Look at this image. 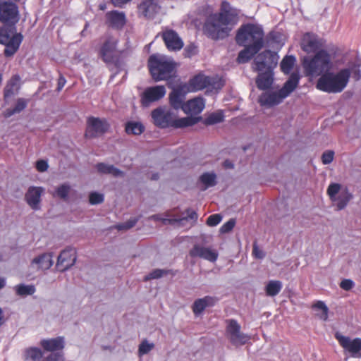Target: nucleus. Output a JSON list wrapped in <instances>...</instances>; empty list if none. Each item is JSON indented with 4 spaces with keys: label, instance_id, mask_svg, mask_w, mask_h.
<instances>
[{
    "label": "nucleus",
    "instance_id": "69168bd1",
    "mask_svg": "<svg viewBox=\"0 0 361 361\" xmlns=\"http://www.w3.org/2000/svg\"><path fill=\"white\" fill-rule=\"evenodd\" d=\"M152 179L153 180H157L158 178V175L157 174H154L152 178Z\"/></svg>",
    "mask_w": 361,
    "mask_h": 361
},
{
    "label": "nucleus",
    "instance_id": "c9c22d12",
    "mask_svg": "<svg viewBox=\"0 0 361 361\" xmlns=\"http://www.w3.org/2000/svg\"><path fill=\"white\" fill-rule=\"evenodd\" d=\"M16 294L19 296L31 295L35 293L36 289L33 285L19 284L14 287Z\"/></svg>",
    "mask_w": 361,
    "mask_h": 361
},
{
    "label": "nucleus",
    "instance_id": "f03ea898",
    "mask_svg": "<svg viewBox=\"0 0 361 361\" xmlns=\"http://www.w3.org/2000/svg\"><path fill=\"white\" fill-rule=\"evenodd\" d=\"M151 114L154 123L160 128H184L193 126L197 122V118L193 117L177 118L174 111L166 106L158 107Z\"/></svg>",
    "mask_w": 361,
    "mask_h": 361
},
{
    "label": "nucleus",
    "instance_id": "bb28decb",
    "mask_svg": "<svg viewBox=\"0 0 361 361\" xmlns=\"http://www.w3.org/2000/svg\"><path fill=\"white\" fill-rule=\"evenodd\" d=\"M20 87V78L18 75H13L10 80L8 82L7 85L4 89V97L7 99L11 97L15 94H16Z\"/></svg>",
    "mask_w": 361,
    "mask_h": 361
},
{
    "label": "nucleus",
    "instance_id": "cd10ccee",
    "mask_svg": "<svg viewBox=\"0 0 361 361\" xmlns=\"http://www.w3.org/2000/svg\"><path fill=\"white\" fill-rule=\"evenodd\" d=\"M215 302V298L211 296H205L196 300L192 306L194 314H199L202 313L207 307L214 305Z\"/></svg>",
    "mask_w": 361,
    "mask_h": 361
},
{
    "label": "nucleus",
    "instance_id": "bf43d9fd",
    "mask_svg": "<svg viewBox=\"0 0 361 361\" xmlns=\"http://www.w3.org/2000/svg\"><path fill=\"white\" fill-rule=\"evenodd\" d=\"M115 6L121 7L123 5L128 3L131 0H111Z\"/></svg>",
    "mask_w": 361,
    "mask_h": 361
},
{
    "label": "nucleus",
    "instance_id": "2f4dec72",
    "mask_svg": "<svg viewBox=\"0 0 361 361\" xmlns=\"http://www.w3.org/2000/svg\"><path fill=\"white\" fill-rule=\"evenodd\" d=\"M245 48L240 51L237 61L240 63L247 62L260 49H257V47L252 46H245Z\"/></svg>",
    "mask_w": 361,
    "mask_h": 361
},
{
    "label": "nucleus",
    "instance_id": "4d7b16f0",
    "mask_svg": "<svg viewBox=\"0 0 361 361\" xmlns=\"http://www.w3.org/2000/svg\"><path fill=\"white\" fill-rule=\"evenodd\" d=\"M252 254L256 258L258 259H262L265 255L264 252L260 250L255 243L253 245Z\"/></svg>",
    "mask_w": 361,
    "mask_h": 361
},
{
    "label": "nucleus",
    "instance_id": "4be33fe9",
    "mask_svg": "<svg viewBox=\"0 0 361 361\" xmlns=\"http://www.w3.org/2000/svg\"><path fill=\"white\" fill-rule=\"evenodd\" d=\"M212 85L213 82L211 78L200 74L189 81L186 89L188 92H196Z\"/></svg>",
    "mask_w": 361,
    "mask_h": 361
},
{
    "label": "nucleus",
    "instance_id": "a19ab883",
    "mask_svg": "<svg viewBox=\"0 0 361 361\" xmlns=\"http://www.w3.org/2000/svg\"><path fill=\"white\" fill-rule=\"evenodd\" d=\"M42 357V353L38 348H30L25 351V360L39 361Z\"/></svg>",
    "mask_w": 361,
    "mask_h": 361
},
{
    "label": "nucleus",
    "instance_id": "2eb2a0df",
    "mask_svg": "<svg viewBox=\"0 0 361 361\" xmlns=\"http://www.w3.org/2000/svg\"><path fill=\"white\" fill-rule=\"evenodd\" d=\"M190 255L192 257H200L210 262H215L219 257L216 250L211 247H204L196 244L190 250Z\"/></svg>",
    "mask_w": 361,
    "mask_h": 361
},
{
    "label": "nucleus",
    "instance_id": "864d4df0",
    "mask_svg": "<svg viewBox=\"0 0 361 361\" xmlns=\"http://www.w3.org/2000/svg\"><path fill=\"white\" fill-rule=\"evenodd\" d=\"M136 222H137V220L135 219H131L124 224H118L116 226V228L118 230H127V229H129V228L133 227L135 225Z\"/></svg>",
    "mask_w": 361,
    "mask_h": 361
},
{
    "label": "nucleus",
    "instance_id": "ddd939ff",
    "mask_svg": "<svg viewBox=\"0 0 361 361\" xmlns=\"http://www.w3.org/2000/svg\"><path fill=\"white\" fill-rule=\"evenodd\" d=\"M335 338L344 349L345 353H349L353 357H358L361 350V338H351L343 336L339 332L335 334Z\"/></svg>",
    "mask_w": 361,
    "mask_h": 361
},
{
    "label": "nucleus",
    "instance_id": "f8f14e48",
    "mask_svg": "<svg viewBox=\"0 0 361 361\" xmlns=\"http://www.w3.org/2000/svg\"><path fill=\"white\" fill-rule=\"evenodd\" d=\"M18 20V9L16 4L0 1V21L4 25H15Z\"/></svg>",
    "mask_w": 361,
    "mask_h": 361
},
{
    "label": "nucleus",
    "instance_id": "c85d7f7f",
    "mask_svg": "<svg viewBox=\"0 0 361 361\" xmlns=\"http://www.w3.org/2000/svg\"><path fill=\"white\" fill-rule=\"evenodd\" d=\"M106 16L111 26L114 27L121 28L126 23V16L123 12L111 11L108 13Z\"/></svg>",
    "mask_w": 361,
    "mask_h": 361
},
{
    "label": "nucleus",
    "instance_id": "e2e57ef3",
    "mask_svg": "<svg viewBox=\"0 0 361 361\" xmlns=\"http://www.w3.org/2000/svg\"><path fill=\"white\" fill-rule=\"evenodd\" d=\"M4 322V314L2 309L0 307V326H1Z\"/></svg>",
    "mask_w": 361,
    "mask_h": 361
},
{
    "label": "nucleus",
    "instance_id": "37998d69",
    "mask_svg": "<svg viewBox=\"0 0 361 361\" xmlns=\"http://www.w3.org/2000/svg\"><path fill=\"white\" fill-rule=\"evenodd\" d=\"M313 308L319 310L321 312L317 313V316L322 320L326 321L328 318V307L322 301H318L313 305Z\"/></svg>",
    "mask_w": 361,
    "mask_h": 361
},
{
    "label": "nucleus",
    "instance_id": "13d9d810",
    "mask_svg": "<svg viewBox=\"0 0 361 361\" xmlns=\"http://www.w3.org/2000/svg\"><path fill=\"white\" fill-rule=\"evenodd\" d=\"M47 359L49 361H62L63 355L61 353H51Z\"/></svg>",
    "mask_w": 361,
    "mask_h": 361
},
{
    "label": "nucleus",
    "instance_id": "b1692460",
    "mask_svg": "<svg viewBox=\"0 0 361 361\" xmlns=\"http://www.w3.org/2000/svg\"><path fill=\"white\" fill-rule=\"evenodd\" d=\"M53 254L43 253L32 260L31 266L37 270H47L53 265Z\"/></svg>",
    "mask_w": 361,
    "mask_h": 361
},
{
    "label": "nucleus",
    "instance_id": "c756f323",
    "mask_svg": "<svg viewBox=\"0 0 361 361\" xmlns=\"http://www.w3.org/2000/svg\"><path fill=\"white\" fill-rule=\"evenodd\" d=\"M273 82L271 71H266L259 74L256 80V84L259 89L267 90L271 87Z\"/></svg>",
    "mask_w": 361,
    "mask_h": 361
},
{
    "label": "nucleus",
    "instance_id": "5fc2aeb1",
    "mask_svg": "<svg viewBox=\"0 0 361 361\" xmlns=\"http://www.w3.org/2000/svg\"><path fill=\"white\" fill-rule=\"evenodd\" d=\"M48 164L46 161L39 160L36 163V168L39 172H44L48 169Z\"/></svg>",
    "mask_w": 361,
    "mask_h": 361
},
{
    "label": "nucleus",
    "instance_id": "412c9836",
    "mask_svg": "<svg viewBox=\"0 0 361 361\" xmlns=\"http://www.w3.org/2000/svg\"><path fill=\"white\" fill-rule=\"evenodd\" d=\"M44 189L42 187H30L25 194V198L27 204L34 210L40 208L41 195Z\"/></svg>",
    "mask_w": 361,
    "mask_h": 361
},
{
    "label": "nucleus",
    "instance_id": "9d476101",
    "mask_svg": "<svg viewBox=\"0 0 361 361\" xmlns=\"http://www.w3.org/2000/svg\"><path fill=\"white\" fill-rule=\"evenodd\" d=\"M226 323V336L232 345L240 346L249 341L250 337L240 331V325L237 321L229 319Z\"/></svg>",
    "mask_w": 361,
    "mask_h": 361
},
{
    "label": "nucleus",
    "instance_id": "a18cd8bd",
    "mask_svg": "<svg viewBox=\"0 0 361 361\" xmlns=\"http://www.w3.org/2000/svg\"><path fill=\"white\" fill-rule=\"evenodd\" d=\"M223 114L221 112L213 113L207 118V124H215L220 123L223 121Z\"/></svg>",
    "mask_w": 361,
    "mask_h": 361
},
{
    "label": "nucleus",
    "instance_id": "de8ad7c7",
    "mask_svg": "<svg viewBox=\"0 0 361 361\" xmlns=\"http://www.w3.org/2000/svg\"><path fill=\"white\" fill-rule=\"evenodd\" d=\"M222 219V216L219 214L210 215L207 219V224L209 226H215L218 225Z\"/></svg>",
    "mask_w": 361,
    "mask_h": 361
},
{
    "label": "nucleus",
    "instance_id": "49530a36",
    "mask_svg": "<svg viewBox=\"0 0 361 361\" xmlns=\"http://www.w3.org/2000/svg\"><path fill=\"white\" fill-rule=\"evenodd\" d=\"M89 200L91 204H100L104 201V195L98 192H92L89 196Z\"/></svg>",
    "mask_w": 361,
    "mask_h": 361
},
{
    "label": "nucleus",
    "instance_id": "09e8293b",
    "mask_svg": "<svg viewBox=\"0 0 361 361\" xmlns=\"http://www.w3.org/2000/svg\"><path fill=\"white\" fill-rule=\"evenodd\" d=\"M149 219L154 221H162L164 224H174L177 221V219L164 218L160 214L152 215L149 217Z\"/></svg>",
    "mask_w": 361,
    "mask_h": 361
},
{
    "label": "nucleus",
    "instance_id": "423d86ee",
    "mask_svg": "<svg viewBox=\"0 0 361 361\" xmlns=\"http://www.w3.org/2000/svg\"><path fill=\"white\" fill-rule=\"evenodd\" d=\"M148 66L152 76L156 81L169 78L175 68L173 60L161 54L152 55L149 58Z\"/></svg>",
    "mask_w": 361,
    "mask_h": 361
},
{
    "label": "nucleus",
    "instance_id": "c03bdc74",
    "mask_svg": "<svg viewBox=\"0 0 361 361\" xmlns=\"http://www.w3.org/2000/svg\"><path fill=\"white\" fill-rule=\"evenodd\" d=\"M197 214L195 212L188 210V216L181 219H177L176 224H178L179 226H180L183 225L185 221L188 220H192V223H195L197 221Z\"/></svg>",
    "mask_w": 361,
    "mask_h": 361
},
{
    "label": "nucleus",
    "instance_id": "20e7f679",
    "mask_svg": "<svg viewBox=\"0 0 361 361\" xmlns=\"http://www.w3.org/2000/svg\"><path fill=\"white\" fill-rule=\"evenodd\" d=\"M350 72L349 69H342L336 73H326L318 79L316 87L318 90L328 93H338L346 87Z\"/></svg>",
    "mask_w": 361,
    "mask_h": 361
},
{
    "label": "nucleus",
    "instance_id": "6ab92c4d",
    "mask_svg": "<svg viewBox=\"0 0 361 361\" xmlns=\"http://www.w3.org/2000/svg\"><path fill=\"white\" fill-rule=\"evenodd\" d=\"M300 46L304 51L312 53L318 51L323 46V43L316 35L307 32L302 36Z\"/></svg>",
    "mask_w": 361,
    "mask_h": 361
},
{
    "label": "nucleus",
    "instance_id": "603ef678",
    "mask_svg": "<svg viewBox=\"0 0 361 361\" xmlns=\"http://www.w3.org/2000/svg\"><path fill=\"white\" fill-rule=\"evenodd\" d=\"M334 157V152L332 150L325 151L322 155V161L324 164H329L332 162Z\"/></svg>",
    "mask_w": 361,
    "mask_h": 361
},
{
    "label": "nucleus",
    "instance_id": "a211bd4d",
    "mask_svg": "<svg viewBox=\"0 0 361 361\" xmlns=\"http://www.w3.org/2000/svg\"><path fill=\"white\" fill-rule=\"evenodd\" d=\"M117 39L113 37H109L104 42L100 50V55L105 62H112L117 56Z\"/></svg>",
    "mask_w": 361,
    "mask_h": 361
},
{
    "label": "nucleus",
    "instance_id": "79ce46f5",
    "mask_svg": "<svg viewBox=\"0 0 361 361\" xmlns=\"http://www.w3.org/2000/svg\"><path fill=\"white\" fill-rule=\"evenodd\" d=\"M71 186L68 183H64L56 188L54 196L61 199H66L70 192Z\"/></svg>",
    "mask_w": 361,
    "mask_h": 361
},
{
    "label": "nucleus",
    "instance_id": "f3484780",
    "mask_svg": "<svg viewBox=\"0 0 361 361\" xmlns=\"http://www.w3.org/2000/svg\"><path fill=\"white\" fill-rule=\"evenodd\" d=\"M76 252L73 248L63 250L58 257L56 267L60 271H65L75 264Z\"/></svg>",
    "mask_w": 361,
    "mask_h": 361
},
{
    "label": "nucleus",
    "instance_id": "0eeeda50",
    "mask_svg": "<svg viewBox=\"0 0 361 361\" xmlns=\"http://www.w3.org/2000/svg\"><path fill=\"white\" fill-rule=\"evenodd\" d=\"M263 37L264 33L260 27L247 24L238 30L235 39L240 46H252L257 47V49H261L263 47Z\"/></svg>",
    "mask_w": 361,
    "mask_h": 361
},
{
    "label": "nucleus",
    "instance_id": "4468645a",
    "mask_svg": "<svg viewBox=\"0 0 361 361\" xmlns=\"http://www.w3.org/2000/svg\"><path fill=\"white\" fill-rule=\"evenodd\" d=\"M109 125L105 119L90 117L87 122L85 136L92 138L101 135L109 129Z\"/></svg>",
    "mask_w": 361,
    "mask_h": 361
},
{
    "label": "nucleus",
    "instance_id": "3c124183",
    "mask_svg": "<svg viewBox=\"0 0 361 361\" xmlns=\"http://www.w3.org/2000/svg\"><path fill=\"white\" fill-rule=\"evenodd\" d=\"M167 272L163 269H155L145 276V280L156 279L162 277Z\"/></svg>",
    "mask_w": 361,
    "mask_h": 361
},
{
    "label": "nucleus",
    "instance_id": "9b49d317",
    "mask_svg": "<svg viewBox=\"0 0 361 361\" xmlns=\"http://www.w3.org/2000/svg\"><path fill=\"white\" fill-rule=\"evenodd\" d=\"M279 56L271 51H264L258 54L254 61V69L257 71H271L278 63Z\"/></svg>",
    "mask_w": 361,
    "mask_h": 361
},
{
    "label": "nucleus",
    "instance_id": "e433bc0d",
    "mask_svg": "<svg viewBox=\"0 0 361 361\" xmlns=\"http://www.w3.org/2000/svg\"><path fill=\"white\" fill-rule=\"evenodd\" d=\"M154 343L147 339H143L138 346L137 355L141 357L144 355L149 353L154 348Z\"/></svg>",
    "mask_w": 361,
    "mask_h": 361
},
{
    "label": "nucleus",
    "instance_id": "7c9ffc66",
    "mask_svg": "<svg viewBox=\"0 0 361 361\" xmlns=\"http://www.w3.org/2000/svg\"><path fill=\"white\" fill-rule=\"evenodd\" d=\"M185 87V86L183 87L181 90L174 89L170 94V103L175 109H178L179 108L182 109V106L184 104V95L182 94L181 91L184 90Z\"/></svg>",
    "mask_w": 361,
    "mask_h": 361
},
{
    "label": "nucleus",
    "instance_id": "1a4fd4ad",
    "mask_svg": "<svg viewBox=\"0 0 361 361\" xmlns=\"http://www.w3.org/2000/svg\"><path fill=\"white\" fill-rule=\"evenodd\" d=\"M331 201L338 210L344 209L353 198L352 194L347 187L339 183H331L326 190Z\"/></svg>",
    "mask_w": 361,
    "mask_h": 361
},
{
    "label": "nucleus",
    "instance_id": "6e6d98bb",
    "mask_svg": "<svg viewBox=\"0 0 361 361\" xmlns=\"http://www.w3.org/2000/svg\"><path fill=\"white\" fill-rule=\"evenodd\" d=\"M353 284L354 283L353 281L350 279H344L341 282L340 286L345 290H349L353 288Z\"/></svg>",
    "mask_w": 361,
    "mask_h": 361
},
{
    "label": "nucleus",
    "instance_id": "72a5a7b5",
    "mask_svg": "<svg viewBox=\"0 0 361 361\" xmlns=\"http://www.w3.org/2000/svg\"><path fill=\"white\" fill-rule=\"evenodd\" d=\"M28 100L23 98H18L13 108L7 109L4 111L5 117L8 118L14 114H19L25 109L27 105Z\"/></svg>",
    "mask_w": 361,
    "mask_h": 361
},
{
    "label": "nucleus",
    "instance_id": "6e6552de",
    "mask_svg": "<svg viewBox=\"0 0 361 361\" xmlns=\"http://www.w3.org/2000/svg\"><path fill=\"white\" fill-rule=\"evenodd\" d=\"M23 35L16 32L15 25H4L0 28V44L5 45L4 54L13 56L18 49Z\"/></svg>",
    "mask_w": 361,
    "mask_h": 361
},
{
    "label": "nucleus",
    "instance_id": "f257e3e1",
    "mask_svg": "<svg viewBox=\"0 0 361 361\" xmlns=\"http://www.w3.org/2000/svg\"><path fill=\"white\" fill-rule=\"evenodd\" d=\"M239 11L223 1L219 13L209 15L203 25L204 33L209 38L218 40L229 35L239 20Z\"/></svg>",
    "mask_w": 361,
    "mask_h": 361
},
{
    "label": "nucleus",
    "instance_id": "ea45409f",
    "mask_svg": "<svg viewBox=\"0 0 361 361\" xmlns=\"http://www.w3.org/2000/svg\"><path fill=\"white\" fill-rule=\"evenodd\" d=\"M216 174L214 173H203L200 180L202 183L204 185V190L207 188L214 186L216 185Z\"/></svg>",
    "mask_w": 361,
    "mask_h": 361
},
{
    "label": "nucleus",
    "instance_id": "8fccbe9b",
    "mask_svg": "<svg viewBox=\"0 0 361 361\" xmlns=\"http://www.w3.org/2000/svg\"><path fill=\"white\" fill-rule=\"evenodd\" d=\"M235 224V220L234 219H231L221 226L219 231L221 233H228L233 228Z\"/></svg>",
    "mask_w": 361,
    "mask_h": 361
},
{
    "label": "nucleus",
    "instance_id": "39448f33",
    "mask_svg": "<svg viewBox=\"0 0 361 361\" xmlns=\"http://www.w3.org/2000/svg\"><path fill=\"white\" fill-rule=\"evenodd\" d=\"M302 66L306 75L319 76L331 68V56L326 51H318L313 57H304Z\"/></svg>",
    "mask_w": 361,
    "mask_h": 361
},
{
    "label": "nucleus",
    "instance_id": "680f3d73",
    "mask_svg": "<svg viewBox=\"0 0 361 361\" xmlns=\"http://www.w3.org/2000/svg\"><path fill=\"white\" fill-rule=\"evenodd\" d=\"M224 166L227 169H232L233 168V164L229 160H226L224 161Z\"/></svg>",
    "mask_w": 361,
    "mask_h": 361
},
{
    "label": "nucleus",
    "instance_id": "0e129e2a",
    "mask_svg": "<svg viewBox=\"0 0 361 361\" xmlns=\"http://www.w3.org/2000/svg\"><path fill=\"white\" fill-rule=\"evenodd\" d=\"M6 284L5 279L0 278V289L3 288Z\"/></svg>",
    "mask_w": 361,
    "mask_h": 361
},
{
    "label": "nucleus",
    "instance_id": "58836bf2",
    "mask_svg": "<svg viewBox=\"0 0 361 361\" xmlns=\"http://www.w3.org/2000/svg\"><path fill=\"white\" fill-rule=\"evenodd\" d=\"M144 126L140 122H128L126 126L128 134L140 135L144 131Z\"/></svg>",
    "mask_w": 361,
    "mask_h": 361
},
{
    "label": "nucleus",
    "instance_id": "393cba45",
    "mask_svg": "<svg viewBox=\"0 0 361 361\" xmlns=\"http://www.w3.org/2000/svg\"><path fill=\"white\" fill-rule=\"evenodd\" d=\"M160 7L154 0H145L138 6V12L147 18H152L159 11Z\"/></svg>",
    "mask_w": 361,
    "mask_h": 361
},
{
    "label": "nucleus",
    "instance_id": "a878e982",
    "mask_svg": "<svg viewBox=\"0 0 361 361\" xmlns=\"http://www.w3.org/2000/svg\"><path fill=\"white\" fill-rule=\"evenodd\" d=\"M42 347L47 351H55L61 350L64 347V339L63 337H57L50 339H44L40 342Z\"/></svg>",
    "mask_w": 361,
    "mask_h": 361
},
{
    "label": "nucleus",
    "instance_id": "338daca9",
    "mask_svg": "<svg viewBox=\"0 0 361 361\" xmlns=\"http://www.w3.org/2000/svg\"><path fill=\"white\" fill-rule=\"evenodd\" d=\"M221 85H221V84H219V85H218V87H217V88H218V89H220V88H221Z\"/></svg>",
    "mask_w": 361,
    "mask_h": 361
},
{
    "label": "nucleus",
    "instance_id": "aec40b11",
    "mask_svg": "<svg viewBox=\"0 0 361 361\" xmlns=\"http://www.w3.org/2000/svg\"><path fill=\"white\" fill-rule=\"evenodd\" d=\"M162 38L168 49L178 51L183 48V42L178 33L173 30H166L162 32Z\"/></svg>",
    "mask_w": 361,
    "mask_h": 361
},
{
    "label": "nucleus",
    "instance_id": "5701e85b",
    "mask_svg": "<svg viewBox=\"0 0 361 361\" xmlns=\"http://www.w3.org/2000/svg\"><path fill=\"white\" fill-rule=\"evenodd\" d=\"M204 106V100L202 97H195L184 103L182 109L185 114L197 115L202 111Z\"/></svg>",
    "mask_w": 361,
    "mask_h": 361
},
{
    "label": "nucleus",
    "instance_id": "dca6fc26",
    "mask_svg": "<svg viewBox=\"0 0 361 361\" xmlns=\"http://www.w3.org/2000/svg\"><path fill=\"white\" fill-rule=\"evenodd\" d=\"M166 94V89L163 85H157L147 88L142 95V103L148 106L151 103L163 98Z\"/></svg>",
    "mask_w": 361,
    "mask_h": 361
},
{
    "label": "nucleus",
    "instance_id": "7ed1b4c3",
    "mask_svg": "<svg viewBox=\"0 0 361 361\" xmlns=\"http://www.w3.org/2000/svg\"><path fill=\"white\" fill-rule=\"evenodd\" d=\"M299 79V75L297 73H293L279 90H269L262 93L259 97V103L261 106L267 107L281 104L297 87Z\"/></svg>",
    "mask_w": 361,
    "mask_h": 361
},
{
    "label": "nucleus",
    "instance_id": "052dcab7",
    "mask_svg": "<svg viewBox=\"0 0 361 361\" xmlns=\"http://www.w3.org/2000/svg\"><path fill=\"white\" fill-rule=\"evenodd\" d=\"M66 80L64 77L60 76L58 80V91H60L65 85Z\"/></svg>",
    "mask_w": 361,
    "mask_h": 361
},
{
    "label": "nucleus",
    "instance_id": "f704fd0d",
    "mask_svg": "<svg viewBox=\"0 0 361 361\" xmlns=\"http://www.w3.org/2000/svg\"><path fill=\"white\" fill-rule=\"evenodd\" d=\"M283 285L280 281H270L266 286L265 290L268 296L274 297L279 293Z\"/></svg>",
    "mask_w": 361,
    "mask_h": 361
},
{
    "label": "nucleus",
    "instance_id": "473e14b6",
    "mask_svg": "<svg viewBox=\"0 0 361 361\" xmlns=\"http://www.w3.org/2000/svg\"><path fill=\"white\" fill-rule=\"evenodd\" d=\"M97 169L99 173L111 174L115 177H121L123 176V172L114 167L113 165L100 163L97 165Z\"/></svg>",
    "mask_w": 361,
    "mask_h": 361
},
{
    "label": "nucleus",
    "instance_id": "4c0bfd02",
    "mask_svg": "<svg viewBox=\"0 0 361 361\" xmlns=\"http://www.w3.org/2000/svg\"><path fill=\"white\" fill-rule=\"evenodd\" d=\"M295 61V57H294L293 56H285L281 62V71L284 73L288 74L290 72L292 68L293 67Z\"/></svg>",
    "mask_w": 361,
    "mask_h": 361
}]
</instances>
